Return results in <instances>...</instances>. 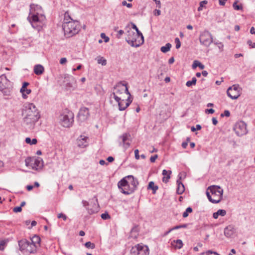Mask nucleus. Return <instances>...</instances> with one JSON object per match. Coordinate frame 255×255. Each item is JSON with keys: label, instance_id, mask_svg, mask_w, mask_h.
<instances>
[{"label": "nucleus", "instance_id": "f257e3e1", "mask_svg": "<svg viewBox=\"0 0 255 255\" xmlns=\"http://www.w3.org/2000/svg\"><path fill=\"white\" fill-rule=\"evenodd\" d=\"M27 18L32 26L38 31L41 30L46 20L41 6L35 4L30 5V12Z\"/></svg>", "mask_w": 255, "mask_h": 255}, {"label": "nucleus", "instance_id": "f03ea898", "mask_svg": "<svg viewBox=\"0 0 255 255\" xmlns=\"http://www.w3.org/2000/svg\"><path fill=\"white\" fill-rule=\"evenodd\" d=\"M62 28L65 36L67 38L77 34L80 30L78 21L72 20L67 12H66L64 15Z\"/></svg>", "mask_w": 255, "mask_h": 255}, {"label": "nucleus", "instance_id": "7ed1b4c3", "mask_svg": "<svg viewBox=\"0 0 255 255\" xmlns=\"http://www.w3.org/2000/svg\"><path fill=\"white\" fill-rule=\"evenodd\" d=\"M206 195L211 202L214 204L219 203L223 198V189L219 186H211L208 188Z\"/></svg>", "mask_w": 255, "mask_h": 255}, {"label": "nucleus", "instance_id": "20e7f679", "mask_svg": "<svg viewBox=\"0 0 255 255\" xmlns=\"http://www.w3.org/2000/svg\"><path fill=\"white\" fill-rule=\"evenodd\" d=\"M127 37L126 41L132 47H137L141 45L144 42L142 34L139 35L130 29L127 30Z\"/></svg>", "mask_w": 255, "mask_h": 255}, {"label": "nucleus", "instance_id": "39448f33", "mask_svg": "<svg viewBox=\"0 0 255 255\" xmlns=\"http://www.w3.org/2000/svg\"><path fill=\"white\" fill-rule=\"evenodd\" d=\"M124 93L130 96L128 92L127 84H123L122 82L118 83L114 87V91L112 93L113 98L116 101L120 100L122 99Z\"/></svg>", "mask_w": 255, "mask_h": 255}, {"label": "nucleus", "instance_id": "423d86ee", "mask_svg": "<svg viewBox=\"0 0 255 255\" xmlns=\"http://www.w3.org/2000/svg\"><path fill=\"white\" fill-rule=\"evenodd\" d=\"M20 251L23 254H35L37 252L36 247L26 239L18 242Z\"/></svg>", "mask_w": 255, "mask_h": 255}, {"label": "nucleus", "instance_id": "0eeeda50", "mask_svg": "<svg viewBox=\"0 0 255 255\" xmlns=\"http://www.w3.org/2000/svg\"><path fill=\"white\" fill-rule=\"evenodd\" d=\"M74 115L69 111L63 112L59 116L61 125L65 128L70 127L73 122Z\"/></svg>", "mask_w": 255, "mask_h": 255}, {"label": "nucleus", "instance_id": "6e6552de", "mask_svg": "<svg viewBox=\"0 0 255 255\" xmlns=\"http://www.w3.org/2000/svg\"><path fill=\"white\" fill-rule=\"evenodd\" d=\"M25 165L32 169L38 170L43 167V160L40 157H28L25 160Z\"/></svg>", "mask_w": 255, "mask_h": 255}, {"label": "nucleus", "instance_id": "1a4fd4ad", "mask_svg": "<svg viewBox=\"0 0 255 255\" xmlns=\"http://www.w3.org/2000/svg\"><path fill=\"white\" fill-rule=\"evenodd\" d=\"M24 115L25 116L32 118L34 119L38 120L40 118L39 111L33 103H29L27 106L25 107Z\"/></svg>", "mask_w": 255, "mask_h": 255}, {"label": "nucleus", "instance_id": "9d476101", "mask_svg": "<svg viewBox=\"0 0 255 255\" xmlns=\"http://www.w3.org/2000/svg\"><path fill=\"white\" fill-rule=\"evenodd\" d=\"M199 40L201 44L209 47L213 42L212 34L209 31L205 30L200 33Z\"/></svg>", "mask_w": 255, "mask_h": 255}, {"label": "nucleus", "instance_id": "9b49d317", "mask_svg": "<svg viewBox=\"0 0 255 255\" xmlns=\"http://www.w3.org/2000/svg\"><path fill=\"white\" fill-rule=\"evenodd\" d=\"M118 186L121 192L125 195H129L134 191L131 186L127 183L126 178H123L120 180Z\"/></svg>", "mask_w": 255, "mask_h": 255}, {"label": "nucleus", "instance_id": "f8f14e48", "mask_svg": "<svg viewBox=\"0 0 255 255\" xmlns=\"http://www.w3.org/2000/svg\"><path fill=\"white\" fill-rule=\"evenodd\" d=\"M242 88L239 85H233L230 87L227 91L228 96L232 99H237L241 95Z\"/></svg>", "mask_w": 255, "mask_h": 255}, {"label": "nucleus", "instance_id": "ddd939ff", "mask_svg": "<svg viewBox=\"0 0 255 255\" xmlns=\"http://www.w3.org/2000/svg\"><path fill=\"white\" fill-rule=\"evenodd\" d=\"M131 254L132 255H148V248L146 246L138 244L132 248Z\"/></svg>", "mask_w": 255, "mask_h": 255}, {"label": "nucleus", "instance_id": "4468645a", "mask_svg": "<svg viewBox=\"0 0 255 255\" xmlns=\"http://www.w3.org/2000/svg\"><path fill=\"white\" fill-rule=\"evenodd\" d=\"M236 133L239 136H241L247 133V125L244 122H240L236 124L234 128Z\"/></svg>", "mask_w": 255, "mask_h": 255}, {"label": "nucleus", "instance_id": "2eb2a0df", "mask_svg": "<svg viewBox=\"0 0 255 255\" xmlns=\"http://www.w3.org/2000/svg\"><path fill=\"white\" fill-rule=\"evenodd\" d=\"M90 116L89 109L86 107L81 108L78 115V121L83 122L87 120Z\"/></svg>", "mask_w": 255, "mask_h": 255}, {"label": "nucleus", "instance_id": "dca6fc26", "mask_svg": "<svg viewBox=\"0 0 255 255\" xmlns=\"http://www.w3.org/2000/svg\"><path fill=\"white\" fill-rule=\"evenodd\" d=\"M130 135L128 133H124L120 136V138L122 140V141L120 142V144H122L123 147L127 149H128L130 145L131 140L130 139Z\"/></svg>", "mask_w": 255, "mask_h": 255}, {"label": "nucleus", "instance_id": "f3484780", "mask_svg": "<svg viewBox=\"0 0 255 255\" xmlns=\"http://www.w3.org/2000/svg\"><path fill=\"white\" fill-rule=\"evenodd\" d=\"M37 119H35L28 117L27 116L24 117L23 119V125L24 127L30 130L34 128L35 123L38 121Z\"/></svg>", "mask_w": 255, "mask_h": 255}, {"label": "nucleus", "instance_id": "a211bd4d", "mask_svg": "<svg viewBox=\"0 0 255 255\" xmlns=\"http://www.w3.org/2000/svg\"><path fill=\"white\" fill-rule=\"evenodd\" d=\"M10 86V82L7 79L4 74L0 76V90L2 91L8 88Z\"/></svg>", "mask_w": 255, "mask_h": 255}, {"label": "nucleus", "instance_id": "6ab92c4d", "mask_svg": "<svg viewBox=\"0 0 255 255\" xmlns=\"http://www.w3.org/2000/svg\"><path fill=\"white\" fill-rule=\"evenodd\" d=\"M124 178H126L127 183L131 186L132 189L135 191L138 185V182L137 179L135 178L132 175H128Z\"/></svg>", "mask_w": 255, "mask_h": 255}, {"label": "nucleus", "instance_id": "aec40b11", "mask_svg": "<svg viewBox=\"0 0 255 255\" xmlns=\"http://www.w3.org/2000/svg\"><path fill=\"white\" fill-rule=\"evenodd\" d=\"M118 103L119 109L120 111L125 110L129 106L131 103V101H129V98L127 100L121 99L120 100L116 101Z\"/></svg>", "mask_w": 255, "mask_h": 255}, {"label": "nucleus", "instance_id": "412c9836", "mask_svg": "<svg viewBox=\"0 0 255 255\" xmlns=\"http://www.w3.org/2000/svg\"><path fill=\"white\" fill-rule=\"evenodd\" d=\"M29 85L27 82H24L22 86L20 89V92L22 93V98L23 99H26L27 96V95L29 94L31 91L30 89H27L26 87Z\"/></svg>", "mask_w": 255, "mask_h": 255}, {"label": "nucleus", "instance_id": "4be33fe9", "mask_svg": "<svg viewBox=\"0 0 255 255\" xmlns=\"http://www.w3.org/2000/svg\"><path fill=\"white\" fill-rule=\"evenodd\" d=\"M88 137L87 136L81 135L77 139V144L80 147H85L87 146V140Z\"/></svg>", "mask_w": 255, "mask_h": 255}, {"label": "nucleus", "instance_id": "5701e85b", "mask_svg": "<svg viewBox=\"0 0 255 255\" xmlns=\"http://www.w3.org/2000/svg\"><path fill=\"white\" fill-rule=\"evenodd\" d=\"M181 177H179V179L177 180V187L176 192L178 194H182L185 191V188L183 184L180 181Z\"/></svg>", "mask_w": 255, "mask_h": 255}, {"label": "nucleus", "instance_id": "b1692460", "mask_svg": "<svg viewBox=\"0 0 255 255\" xmlns=\"http://www.w3.org/2000/svg\"><path fill=\"white\" fill-rule=\"evenodd\" d=\"M234 234V229L232 226H228L224 230V234L228 238L231 237Z\"/></svg>", "mask_w": 255, "mask_h": 255}, {"label": "nucleus", "instance_id": "393cba45", "mask_svg": "<svg viewBox=\"0 0 255 255\" xmlns=\"http://www.w3.org/2000/svg\"><path fill=\"white\" fill-rule=\"evenodd\" d=\"M171 170H166L165 169H164L162 171V175L163 176L162 178V181L164 183H167L169 181V179L170 178V175L171 174Z\"/></svg>", "mask_w": 255, "mask_h": 255}, {"label": "nucleus", "instance_id": "a878e982", "mask_svg": "<svg viewBox=\"0 0 255 255\" xmlns=\"http://www.w3.org/2000/svg\"><path fill=\"white\" fill-rule=\"evenodd\" d=\"M90 206H92L91 208L88 207L86 208L88 213L89 214L92 215L98 212L99 210V207L96 205V204L94 203L93 205H92V204H91Z\"/></svg>", "mask_w": 255, "mask_h": 255}, {"label": "nucleus", "instance_id": "bb28decb", "mask_svg": "<svg viewBox=\"0 0 255 255\" xmlns=\"http://www.w3.org/2000/svg\"><path fill=\"white\" fill-rule=\"evenodd\" d=\"M40 241L41 240L39 237L36 235L34 236L29 240V242H31L32 244L36 246V249H37L40 246Z\"/></svg>", "mask_w": 255, "mask_h": 255}, {"label": "nucleus", "instance_id": "cd10ccee", "mask_svg": "<svg viewBox=\"0 0 255 255\" xmlns=\"http://www.w3.org/2000/svg\"><path fill=\"white\" fill-rule=\"evenodd\" d=\"M44 67L40 64L36 65L34 67V72L36 75H41L44 72Z\"/></svg>", "mask_w": 255, "mask_h": 255}, {"label": "nucleus", "instance_id": "c85d7f7f", "mask_svg": "<svg viewBox=\"0 0 255 255\" xmlns=\"http://www.w3.org/2000/svg\"><path fill=\"white\" fill-rule=\"evenodd\" d=\"M226 213L227 212L225 210L219 209L217 212L213 213V217L214 219H216L218 218L219 216H221L222 217L225 216L226 215Z\"/></svg>", "mask_w": 255, "mask_h": 255}, {"label": "nucleus", "instance_id": "c756f323", "mask_svg": "<svg viewBox=\"0 0 255 255\" xmlns=\"http://www.w3.org/2000/svg\"><path fill=\"white\" fill-rule=\"evenodd\" d=\"M147 189H151L152 190L153 194H155L156 191L158 189V187L154 185V183L153 181H150L148 185Z\"/></svg>", "mask_w": 255, "mask_h": 255}, {"label": "nucleus", "instance_id": "7c9ffc66", "mask_svg": "<svg viewBox=\"0 0 255 255\" xmlns=\"http://www.w3.org/2000/svg\"><path fill=\"white\" fill-rule=\"evenodd\" d=\"M174 243L172 245L176 249H180L183 247V243L181 240H177L173 241Z\"/></svg>", "mask_w": 255, "mask_h": 255}, {"label": "nucleus", "instance_id": "2f4dec72", "mask_svg": "<svg viewBox=\"0 0 255 255\" xmlns=\"http://www.w3.org/2000/svg\"><path fill=\"white\" fill-rule=\"evenodd\" d=\"M172 45L170 43H168L164 46H162L160 48V50L163 53H166L169 51Z\"/></svg>", "mask_w": 255, "mask_h": 255}, {"label": "nucleus", "instance_id": "473e14b6", "mask_svg": "<svg viewBox=\"0 0 255 255\" xmlns=\"http://www.w3.org/2000/svg\"><path fill=\"white\" fill-rule=\"evenodd\" d=\"M97 62L103 66H105L107 64V60L103 57L99 56L97 58Z\"/></svg>", "mask_w": 255, "mask_h": 255}, {"label": "nucleus", "instance_id": "72a5a7b5", "mask_svg": "<svg viewBox=\"0 0 255 255\" xmlns=\"http://www.w3.org/2000/svg\"><path fill=\"white\" fill-rule=\"evenodd\" d=\"M197 66H198L201 69H203L204 68V65L201 64L199 61L195 60L194 61L192 67L193 68H195Z\"/></svg>", "mask_w": 255, "mask_h": 255}, {"label": "nucleus", "instance_id": "f704fd0d", "mask_svg": "<svg viewBox=\"0 0 255 255\" xmlns=\"http://www.w3.org/2000/svg\"><path fill=\"white\" fill-rule=\"evenodd\" d=\"M197 79L195 77H193L191 81H188L186 83V86L190 87L193 85H195L196 84Z\"/></svg>", "mask_w": 255, "mask_h": 255}, {"label": "nucleus", "instance_id": "c9c22d12", "mask_svg": "<svg viewBox=\"0 0 255 255\" xmlns=\"http://www.w3.org/2000/svg\"><path fill=\"white\" fill-rule=\"evenodd\" d=\"M192 209L191 207H188L186 211L183 214V217L186 218L188 216V214L192 212Z\"/></svg>", "mask_w": 255, "mask_h": 255}, {"label": "nucleus", "instance_id": "e433bc0d", "mask_svg": "<svg viewBox=\"0 0 255 255\" xmlns=\"http://www.w3.org/2000/svg\"><path fill=\"white\" fill-rule=\"evenodd\" d=\"M207 3H208V2L207 0H205L201 1L200 2V5H199V7L198 8V10L199 11L202 10L203 6H204Z\"/></svg>", "mask_w": 255, "mask_h": 255}, {"label": "nucleus", "instance_id": "4c0bfd02", "mask_svg": "<svg viewBox=\"0 0 255 255\" xmlns=\"http://www.w3.org/2000/svg\"><path fill=\"white\" fill-rule=\"evenodd\" d=\"M85 247L87 248L93 249L95 248V245L94 243H92L90 242H86L85 244Z\"/></svg>", "mask_w": 255, "mask_h": 255}, {"label": "nucleus", "instance_id": "58836bf2", "mask_svg": "<svg viewBox=\"0 0 255 255\" xmlns=\"http://www.w3.org/2000/svg\"><path fill=\"white\" fill-rule=\"evenodd\" d=\"M233 6L234 8L236 10H241L242 9L243 7L242 5H239L237 4V2L235 1L234 2L233 4Z\"/></svg>", "mask_w": 255, "mask_h": 255}, {"label": "nucleus", "instance_id": "ea45409f", "mask_svg": "<svg viewBox=\"0 0 255 255\" xmlns=\"http://www.w3.org/2000/svg\"><path fill=\"white\" fill-rule=\"evenodd\" d=\"M101 218L104 220H107L110 219L111 217L108 213H105L101 215Z\"/></svg>", "mask_w": 255, "mask_h": 255}, {"label": "nucleus", "instance_id": "a19ab883", "mask_svg": "<svg viewBox=\"0 0 255 255\" xmlns=\"http://www.w3.org/2000/svg\"><path fill=\"white\" fill-rule=\"evenodd\" d=\"M175 42L176 43V48L177 49L179 48L181 46V42L180 41L179 39L178 38L176 37L175 39Z\"/></svg>", "mask_w": 255, "mask_h": 255}, {"label": "nucleus", "instance_id": "79ce46f5", "mask_svg": "<svg viewBox=\"0 0 255 255\" xmlns=\"http://www.w3.org/2000/svg\"><path fill=\"white\" fill-rule=\"evenodd\" d=\"M132 27L133 29H135V33H138L139 35L142 34V33L138 30V28L137 27L135 24H132Z\"/></svg>", "mask_w": 255, "mask_h": 255}, {"label": "nucleus", "instance_id": "37998d69", "mask_svg": "<svg viewBox=\"0 0 255 255\" xmlns=\"http://www.w3.org/2000/svg\"><path fill=\"white\" fill-rule=\"evenodd\" d=\"M57 217L58 218H62L63 220L65 221L67 220V216L63 213H60L58 215Z\"/></svg>", "mask_w": 255, "mask_h": 255}, {"label": "nucleus", "instance_id": "c03bdc74", "mask_svg": "<svg viewBox=\"0 0 255 255\" xmlns=\"http://www.w3.org/2000/svg\"><path fill=\"white\" fill-rule=\"evenodd\" d=\"M122 5L124 6H127L128 8H130L132 7V4L129 3H127L126 0H124L122 1Z\"/></svg>", "mask_w": 255, "mask_h": 255}, {"label": "nucleus", "instance_id": "a18cd8bd", "mask_svg": "<svg viewBox=\"0 0 255 255\" xmlns=\"http://www.w3.org/2000/svg\"><path fill=\"white\" fill-rule=\"evenodd\" d=\"M247 43L249 44L251 48H255V42H252L251 40H249L247 42Z\"/></svg>", "mask_w": 255, "mask_h": 255}, {"label": "nucleus", "instance_id": "49530a36", "mask_svg": "<svg viewBox=\"0 0 255 255\" xmlns=\"http://www.w3.org/2000/svg\"><path fill=\"white\" fill-rule=\"evenodd\" d=\"M101 36L102 38H104L105 42H107L109 41V38L106 36L105 33H102Z\"/></svg>", "mask_w": 255, "mask_h": 255}, {"label": "nucleus", "instance_id": "de8ad7c7", "mask_svg": "<svg viewBox=\"0 0 255 255\" xmlns=\"http://www.w3.org/2000/svg\"><path fill=\"white\" fill-rule=\"evenodd\" d=\"M205 254H206V255H211V254H214L215 255H220L217 252H213V251H212L211 250H209V251H207Z\"/></svg>", "mask_w": 255, "mask_h": 255}, {"label": "nucleus", "instance_id": "09e8293b", "mask_svg": "<svg viewBox=\"0 0 255 255\" xmlns=\"http://www.w3.org/2000/svg\"><path fill=\"white\" fill-rule=\"evenodd\" d=\"M21 210H22V209H21V207H20V206L16 207L14 208L13 209V211L15 213L20 212L21 211Z\"/></svg>", "mask_w": 255, "mask_h": 255}, {"label": "nucleus", "instance_id": "8fccbe9b", "mask_svg": "<svg viewBox=\"0 0 255 255\" xmlns=\"http://www.w3.org/2000/svg\"><path fill=\"white\" fill-rule=\"evenodd\" d=\"M158 155L157 154L152 156L150 158V161L151 162L153 163L155 162V160L157 158Z\"/></svg>", "mask_w": 255, "mask_h": 255}, {"label": "nucleus", "instance_id": "3c124183", "mask_svg": "<svg viewBox=\"0 0 255 255\" xmlns=\"http://www.w3.org/2000/svg\"><path fill=\"white\" fill-rule=\"evenodd\" d=\"M230 112H229L228 110H225V111H224V114H222L221 116V117H223V116H226V117H229V116H230Z\"/></svg>", "mask_w": 255, "mask_h": 255}, {"label": "nucleus", "instance_id": "603ef678", "mask_svg": "<svg viewBox=\"0 0 255 255\" xmlns=\"http://www.w3.org/2000/svg\"><path fill=\"white\" fill-rule=\"evenodd\" d=\"M134 154H135V158L136 159H139V151L138 149H135L134 150Z\"/></svg>", "mask_w": 255, "mask_h": 255}, {"label": "nucleus", "instance_id": "864d4df0", "mask_svg": "<svg viewBox=\"0 0 255 255\" xmlns=\"http://www.w3.org/2000/svg\"><path fill=\"white\" fill-rule=\"evenodd\" d=\"M215 112V111L213 109H206L205 110V113L206 114H212Z\"/></svg>", "mask_w": 255, "mask_h": 255}, {"label": "nucleus", "instance_id": "5fc2aeb1", "mask_svg": "<svg viewBox=\"0 0 255 255\" xmlns=\"http://www.w3.org/2000/svg\"><path fill=\"white\" fill-rule=\"evenodd\" d=\"M67 59L65 57L62 58L60 60V63L61 64H64L67 62Z\"/></svg>", "mask_w": 255, "mask_h": 255}, {"label": "nucleus", "instance_id": "6e6d98bb", "mask_svg": "<svg viewBox=\"0 0 255 255\" xmlns=\"http://www.w3.org/2000/svg\"><path fill=\"white\" fill-rule=\"evenodd\" d=\"M124 33V30H120L118 31V35L117 37L118 38H120L121 37V36Z\"/></svg>", "mask_w": 255, "mask_h": 255}, {"label": "nucleus", "instance_id": "4d7b16f0", "mask_svg": "<svg viewBox=\"0 0 255 255\" xmlns=\"http://www.w3.org/2000/svg\"><path fill=\"white\" fill-rule=\"evenodd\" d=\"M5 245V242L4 241H2L0 242V250H3V246Z\"/></svg>", "mask_w": 255, "mask_h": 255}, {"label": "nucleus", "instance_id": "13d9d810", "mask_svg": "<svg viewBox=\"0 0 255 255\" xmlns=\"http://www.w3.org/2000/svg\"><path fill=\"white\" fill-rule=\"evenodd\" d=\"M161 14V11L159 9H155L154 11V14L155 15H160Z\"/></svg>", "mask_w": 255, "mask_h": 255}, {"label": "nucleus", "instance_id": "bf43d9fd", "mask_svg": "<svg viewBox=\"0 0 255 255\" xmlns=\"http://www.w3.org/2000/svg\"><path fill=\"white\" fill-rule=\"evenodd\" d=\"M227 0H219V4L221 5H224Z\"/></svg>", "mask_w": 255, "mask_h": 255}, {"label": "nucleus", "instance_id": "052dcab7", "mask_svg": "<svg viewBox=\"0 0 255 255\" xmlns=\"http://www.w3.org/2000/svg\"><path fill=\"white\" fill-rule=\"evenodd\" d=\"M25 142L27 144H29L31 145V140L30 137H26L25 138Z\"/></svg>", "mask_w": 255, "mask_h": 255}, {"label": "nucleus", "instance_id": "680f3d73", "mask_svg": "<svg viewBox=\"0 0 255 255\" xmlns=\"http://www.w3.org/2000/svg\"><path fill=\"white\" fill-rule=\"evenodd\" d=\"M212 123H213V124L214 125H216L218 123V121L216 119V118H212Z\"/></svg>", "mask_w": 255, "mask_h": 255}, {"label": "nucleus", "instance_id": "e2e57ef3", "mask_svg": "<svg viewBox=\"0 0 255 255\" xmlns=\"http://www.w3.org/2000/svg\"><path fill=\"white\" fill-rule=\"evenodd\" d=\"M82 203H83V206L84 207L88 206V207L90 206L89 203L88 202L86 201H83Z\"/></svg>", "mask_w": 255, "mask_h": 255}, {"label": "nucleus", "instance_id": "0e129e2a", "mask_svg": "<svg viewBox=\"0 0 255 255\" xmlns=\"http://www.w3.org/2000/svg\"><path fill=\"white\" fill-rule=\"evenodd\" d=\"M107 160L109 162H113L114 160V158L112 156H109L107 158Z\"/></svg>", "mask_w": 255, "mask_h": 255}, {"label": "nucleus", "instance_id": "69168bd1", "mask_svg": "<svg viewBox=\"0 0 255 255\" xmlns=\"http://www.w3.org/2000/svg\"><path fill=\"white\" fill-rule=\"evenodd\" d=\"M33 188V186L32 185H28L26 186V189L28 191L31 190Z\"/></svg>", "mask_w": 255, "mask_h": 255}, {"label": "nucleus", "instance_id": "338daca9", "mask_svg": "<svg viewBox=\"0 0 255 255\" xmlns=\"http://www.w3.org/2000/svg\"><path fill=\"white\" fill-rule=\"evenodd\" d=\"M187 145H188V142H183L182 143V146L183 148H186L187 147Z\"/></svg>", "mask_w": 255, "mask_h": 255}, {"label": "nucleus", "instance_id": "774afa93", "mask_svg": "<svg viewBox=\"0 0 255 255\" xmlns=\"http://www.w3.org/2000/svg\"><path fill=\"white\" fill-rule=\"evenodd\" d=\"M250 32H251L252 34H255V28H254V27H252L251 28Z\"/></svg>", "mask_w": 255, "mask_h": 255}]
</instances>
